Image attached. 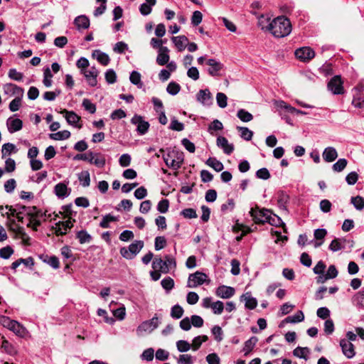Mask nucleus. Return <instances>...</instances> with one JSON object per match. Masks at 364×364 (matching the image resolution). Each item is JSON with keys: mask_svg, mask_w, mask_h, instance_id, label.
<instances>
[{"mask_svg": "<svg viewBox=\"0 0 364 364\" xmlns=\"http://www.w3.org/2000/svg\"><path fill=\"white\" fill-rule=\"evenodd\" d=\"M266 28L276 38H282L291 33V25L289 19L279 16L269 23Z\"/></svg>", "mask_w": 364, "mask_h": 364, "instance_id": "1", "label": "nucleus"}, {"mask_svg": "<svg viewBox=\"0 0 364 364\" xmlns=\"http://www.w3.org/2000/svg\"><path fill=\"white\" fill-rule=\"evenodd\" d=\"M163 159L168 167L178 170L183 164L184 155L182 151L172 149L169 150L167 154L164 155Z\"/></svg>", "mask_w": 364, "mask_h": 364, "instance_id": "2", "label": "nucleus"}, {"mask_svg": "<svg viewBox=\"0 0 364 364\" xmlns=\"http://www.w3.org/2000/svg\"><path fill=\"white\" fill-rule=\"evenodd\" d=\"M176 267V262L171 255H166L164 259L160 257H155L152 262V268L154 270H159L161 273L166 274Z\"/></svg>", "mask_w": 364, "mask_h": 364, "instance_id": "3", "label": "nucleus"}, {"mask_svg": "<svg viewBox=\"0 0 364 364\" xmlns=\"http://www.w3.org/2000/svg\"><path fill=\"white\" fill-rule=\"evenodd\" d=\"M144 247V242L141 240H135L130 244L128 247H121L120 255L127 259H134Z\"/></svg>", "mask_w": 364, "mask_h": 364, "instance_id": "4", "label": "nucleus"}, {"mask_svg": "<svg viewBox=\"0 0 364 364\" xmlns=\"http://www.w3.org/2000/svg\"><path fill=\"white\" fill-rule=\"evenodd\" d=\"M354 242L345 237L335 238L329 245V250L332 252H337L348 248L349 251L353 247Z\"/></svg>", "mask_w": 364, "mask_h": 364, "instance_id": "5", "label": "nucleus"}, {"mask_svg": "<svg viewBox=\"0 0 364 364\" xmlns=\"http://www.w3.org/2000/svg\"><path fill=\"white\" fill-rule=\"evenodd\" d=\"M271 211L268 209H259L258 207L251 208L250 211V215L252 217L255 223H267L269 215Z\"/></svg>", "mask_w": 364, "mask_h": 364, "instance_id": "6", "label": "nucleus"}, {"mask_svg": "<svg viewBox=\"0 0 364 364\" xmlns=\"http://www.w3.org/2000/svg\"><path fill=\"white\" fill-rule=\"evenodd\" d=\"M343 82L341 80L340 75H336L333 77L328 82L327 87L334 95H341L344 92V88L343 86Z\"/></svg>", "mask_w": 364, "mask_h": 364, "instance_id": "7", "label": "nucleus"}, {"mask_svg": "<svg viewBox=\"0 0 364 364\" xmlns=\"http://www.w3.org/2000/svg\"><path fill=\"white\" fill-rule=\"evenodd\" d=\"M208 276L199 271L193 274H191L188 279L187 287L195 288L198 286L202 285L207 279Z\"/></svg>", "mask_w": 364, "mask_h": 364, "instance_id": "8", "label": "nucleus"}, {"mask_svg": "<svg viewBox=\"0 0 364 364\" xmlns=\"http://www.w3.org/2000/svg\"><path fill=\"white\" fill-rule=\"evenodd\" d=\"M296 58L302 62H309L315 56V52L310 47H302L296 49L294 52Z\"/></svg>", "mask_w": 364, "mask_h": 364, "instance_id": "9", "label": "nucleus"}, {"mask_svg": "<svg viewBox=\"0 0 364 364\" xmlns=\"http://www.w3.org/2000/svg\"><path fill=\"white\" fill-rule=\"evenodd\" d=\"M131 122L136 126V131L141 135L145 134L149 130V123L140 115L135 114L132 118Z\"/></svg>", "mask_w": 364, "mask_h": 364, "instance_id": "10", "label": "nucleus"}, {"mask_svg": "<svg viewBox=\"0 0 364 364\" xmlns=\"http://www.w3.org/2000/svg\"><path fill=\"white\" fill-rule=\"evenodd\" d=\"M81 73L84 75L89 85L92 87L97 85L99 70L95 67L92 66L89 70H82Z\"/></svg>", "mask_w": 364, "mask_h": 364, "instance_id": "11", "label": "nucleus"}, {"mask_svg": "<svg viewBox=\"0 0 364 364\" xmlns=\"http://www.w3.org/2000/svg\"><path fill=\"white\" fill-rule=\"evenodd\" d=\"M159 323V318L157 316H154L151 319L144 321L141 325H139L137 328V331L151 332L158 327Z\"/></svg>", "mask_w": 364, "mask_h": 364, "instance_id": "12", "label": "nucleus"}, {"mask_svg": "<svg viewBox=\"0 0 364 364\" xmlns=\"http://www.w3.org/2000/svg\"><path fill=\"white\" fill-rule=\"evenodd\" d=\"M340 346L343 355L347 358H353L355 356V348L351 342H349V341L343 338L340 341Z\"/></svg>", "mask_w": 364, "mask_h": 364, "instance_id": "13", "label": "nucleus"}, {"mask_svg": "<svg viewBox=\"0 0 364 364\" xmlns=\"http://www.w3.org/2000/svg\"><path fill=\"white\" fill-rule=\"evenodd\" d=\"M207 65L210 66L208 70L211 76L219 75V72L223 69V64L215 58H210L206 61Z\"/></svg>", "mask_w": 364, "mask_h": 364, "instance_id": "14", "label": "nucleus"}, {"mask_svg": "<svg viewBox=\"0 0 364 364\" xmlns=\"http://www.w3.org/2000/svg\"><path fill=\"white\" fill-rule=\"evenodd\" d=\"M60 113L64 114V117L69 124L78 128L81 127V125L79 124L80 117H79L74 112L63 109L60 112Z\"/></svg>", "mask_w": 364, "mask_h": 364, "instance_id": "15", "label": "nucleus"}, {"mask_svg": "<svg viewBox=\"0 0 364 364\" xmlns=\"http://www.w3.org/2000/svg\"><path fill=\"white\" fill-rule=\"evenodd\" d=\"M90 164H94L99 168H103L105 166L106 159L102 154L90 151Z\"/></svg>", "mask_w": 364, "mask_h": 364, "instance_id": "16", "label": "nucleus"}, {"mask_svg": "<svg viewBox=\"0 0 364 364\" xmlns=\"http://www.w3.org/2000/svg\"><path fill=\"white\" fill-rule=\"evenodd\" d=\"M217 146L221 148L224 153L230 155L234 150V146L232 144H229L228 139L222 136H219L216 141Z\"/></svg>", "mask_w": 364, "mask_h": 364, "instance_id": "17", "label": "nucleus"}, {"mask_svg": "<svg viewBox=\"0 0 364 364\" xmlns=\"http://www.w3.org/2000/svg\"><path fill=\"white\" fill-rule=\"evenodd\" d=\"M4 92L6 95H16V97H23L24 90L16 85L9 83L4 86Z\"/></svg>", "mask_w": 364, "mask_h": 364, "instance_id": "18", "label": "nucleus"}, {"mask_svg": "<svg viewBox=\"0 0 364 364\" xmlns=\"http://www.w3.org/2000/svg\"><path fill=\"white\" fill-rule=\"evenodd\" d=\"M216 295L222 299H229L235 294V289L231 287L220 286L216 289Z\"/></svg>", "mask_w": 364, "mask_h": 364, "instance_id": "19", "label": "nucleus"}, {"mask_svg": "<svg viewBox=\"0 0 364 364\" xmlns=\"http://www.w3.org/2000/svg\"><path fill=\"white\" fill-rule=\"evenodd\" d=\"M240 300L245 301V308L250 310L255 309L257 305V300L252 296L250 292L243 294L240 296Z\"/></svg>", "mask_w": 364, "mask_h": 364, "instance_id": "20", "label": "nucleus"}, {"mask_svg": "<svg viewBox=\"0 0 364 364\" xmlns=\"http://www.w3.org/2000/svg\"><path fill=\"white\" fill-rule=\"evenodd\" d=\"M169 49L167 47L160 48L158 50V55L156 57V63L159 65H164L169 61Z\"/></svg>", "mask_w": 364, "mask_h": 364, "instance_id": "21", "label": "nucleus"}, {"mask_svg": "<svg viewBox=\"0 0 364 364\" xmlns=\"http://www.w3.org/2000/svg\"><path fill=\"white\" fill-rule=\"evenodd\" d=\"M6 125L9 132L12 134L22 129L23 122L20 119H12L9 117L6 121Z\"/></svg>", "mask_w": 364, "mask_h": 364, "instance_id": "22", "label": "nucleus"}, {"mask_svg": "<svg viewBox=\"0 0 364 364\" xmlns=\"http://www.w3.org/2000/svg\"><path fill=\"white\" fill-rule=\"evenodd\" d=\"M171 41L179 52L185 50L188 42V38L184 35L173 36L171 38Z\"/></svg>", "mask_w": 364, "mask_h": 364, "instance_id": "23", "label": "nucleus"}, {"mask_svg": "<svg viewBox=\"0 0 364 364\" xmlns=\"http://www.w3.org/2000/svg\"><path fill=\"white\" fill-rule=\"evenodd\" d=\"M322 156L325 161L332 162L338 157V153L334 147L328 146L323 151Z\"/></svg>", "mask_w": 364, "mask_h": 364, "instance_id": "24", "label": "nucleus"}, {"mask_svg": "<svg viewBox=\"0 0 364 364\" xmlns=\"http://www.w3.org/2000/svg\"><path fill=\"white\" fill-rule=\"evenodd\" d=\"M92 56L104 66L107 65L110 62L109 55L100 50H95L92 53Z\"/></svg>", "mask_w": 364, "mask_h": 364, "instance_id": "25", "label": "nucleus"}, {"mask_svg": "<svg viewBox=\"0 0 364 364\" xmlns=\"http://www.w3.org/2000/svg\"><path fill=\"white\" fill-rule=\"evenodd\" d=\"M10 331H13L16 336L21 338L26 337L28 334L26 328L16 321L14 322Z\"/></svg>", "mask_w": 364, "mask_h": 364, "instance_id": "26", "label": "nucleus"}, {"mask_svg": "<svg viewBox=\"0 0 364 364\" xmlns=\"http://www.w3.org/2000/svg\"><path fill=\"white\" fill-rule=\"evenodd\" d=\"M327 235V231L323 228H318L314 230V238L317 240L315 244V247H320L323 243V239Z\"/></svg>", "mask_w": 364, "mask_h": 364, "instance_id": "27", "label": "nucleus"}, {"mask_svg": "<svg viewBox=\"0 0 364 364\" xmlns=\"http://www.w3.org/2000/svg\"><path fill=\"white\" fill-rule=\"evenodd\" d=\"M74 23L78 29H87L90 26V20L87 16L81 15L75 18Z\"/></svg>", "mask_w": 364, "mask_h": 364, "instance_id": "28", "label": "nucleus"}, {"mask_svg": "<svg viewBox=\"0 0 364 364\" xmlns=\"http://www.w3.org/2000/svg\"><path fill=\"white\" fill-rule=\"evenodd\" d=\"M197 100L203 105L211 102V94L208 90H200L197 94Z\"/></svg>", "mask_w": 364, "mask_h": 364, "instance_id": "29", "label": "nucleus"}, {"mask_svg": "<svg viewBox=\"0 0 364 364\" xmlns=\"http://www.w3.org/2000/svg\"><path fill=\"white\" fill-rule=\"evenodd\" d=\"M257 341L258 338L256 336H252L245 342L242 351L245 356H247L253 350Z\"/></svg>", "mask_w": 364, "mask_h": 364, "instance_id": "30", "label": "nucleus"}, {"mask_svg": "<svg viewBox=\"0 0 364 364\" xmlns=\"http://www.w3.org/2000/svg\"><path fill=\"white\" fill-rule=\"evenodd\" d=\"M205 164L217 172L221 171L224 168L223 163L213 157L208 158Z\"/></svg>", "mask_w": 364, "mask_h": 364, "instance_id": "31", "label": "nucleus"}, {"mask_svg": "<svg viewBox=\"0 0 364 364\" xmlns=\"http://www.w3.org/2000/svg\"><path fill=\"white\" fill-rule=\"evenodd\" d=\"M55 193L58 198H64L68 195V187L63 183H59L55 186Z\"/></svg>", "mask_w": 364, "mask_h": 364, "instance_id": "32", "label": "nucleus"}, {"mask_svg": "<svg viewBox=\"0 0 364 364\" xmlns=\"http://www.w3.org/2000/svg\"><path fill=\"white\" fill-rule=\"evenodd\" d=\"M304 320V314L301 311H298L294 315L287 316L284 321L286 323H296Z\"/></svg>", "mask_w": 364, "mask_h": 364, "instance_id": "33", "label": "nucleus"}, {"mask_svg": "<svg viewBox=\"0 0 364 364\" xmlns=\"http://www.w3.org/2000/svg\"><path fill=\"white\" fill-rule=\"evenodd\" d=\"M76 237L80 244L88 243L92 240V236L84 230L78 231L76 233Z\"/></svg>", "mask_w": 364, "mask_h": 364, "instance_id": "34", "label": "nucleus"}, {"mask_svg": "<svg viewBox=\"0 0 364 364\" xmlns=\"http://www.w3.org/2000/svg\"><path fill=\"white\" fill-rule=\"evenodd\" d=\"M78 180L83 187H87L90 184V173L87 171H83L78 173Z\"/></svg>", "mask_w": 364, "mask_h": 364, "instance_id": "35", "label": "nucleus"}, {"mask_svg": "<svg viewBox=\"0 0 364 364\" xmlns=\"http://www.w3.org/2000/svg\"><path fill=\"white\" fill-rule=\"evenodd\" d=\"M208 340L207 336H198L195 337L192 341L191 348L196 351L199 349L203 342Z\"/></svg>", "mask_w": 364, "mask_h": 364, "instance_id": "36", "label": "nucleus"}, {"mask_svg": "<svg viewBox=\"0 0 364 364\" xmlns=\"http://www.w3.org/2000/svg\"><path fill=\"white\" fill-rule=\"evenodd\" d=\"M309 353V349L307 347H297L293 350V354L294 356L299 358H304L305 360H307Z\"/></svg>", "mask_w": 364, "mask_h": 364, "instance_id": "37", "label": "nucleus"}, {"mask_svg": "<svg viewBox=\"0 0 364 364\" xmlns=\"http://www.w3.org/2000/svg\"><path fill=\"white\" fill-rule=\"evenodd\" d=\"M117 220V217L113 216L110 214H107L102 218L101 222L100 223V226L102 228H109L110 222H114Z\"/></svg>", "mask_w": 364, "mask_h": 364, "instance_id": "38", "label": "nucleus"}, {"mask_svg": "<svg viewBox=\"0 0 364 364\" xmlns=\"http://www.w3.org/2000/svg\"><path fill=\"white\" fill-rule=\"evenodd\" d=\"M2 338L3 341L1 343V348H3L6 353L11 355H15L17 351L14 346L11 343H10L7 340H6L4 337H2Z\"/></svg>", "mask_w": 364, "mask_h": 364, "instance_id": "39", "label": "nucleus"}, {"mask_svg": "<svg viewBox=\"0 0 364 364\" xmlns=\"http://www.w3.org/2000/svg\"><path fill=\"white\" fill-rule=\"evenodd\" d=\"M70 136V132L68 130L60 131L50 134V138L54 140H64Z\"/></svg>", "mask_w": 364, "mask_h": 364, "instance_id": "40", "label": "nucleus"}, {"mask_svg": "<svg viewBox=\"0 0 364 364\" xmlns=\"http://www.w3.org/2000/svg\"><path fill=\"white\" fill-rule=\"evenodd\" d=\"M237 117L244 122H250L253 119L252 114L243 109L237 111Z\"/></svg>", "mask_w": 364, "mask_h": 364, "instance_id": "41", "label": "nucleus"}, {"mask_svg": "<svg viewBox=\"0 0 364 364\" xmlns=\"http://www.w3.org/2000/svg\"><path fill=\"white\" fill-rule=\"evenodd\" d=\"M350 200L351 203L357 210H362L364 209V198L360 196H357L355 197H352Z\"/></svg>", "mask_w": 364, "mask_h": 364, "instance_id": "42", "label": "nucleus"}, {"mask_svg": "<svg viewBox=\"0 0 364 364\" xmlns=\"http://www.w3.org/2000/svg\"><path fill=\"white\" fill-rule=\"evenodd\" d=\"M130 82L137 85L139 87H141L143 86V83L141 81V75L137 71H132L129 76Z\"/></svg>", "mask_w": 364, "mask_h": 364, "instance_id": "43", "label": "nucleus"}, {"mask_svg": "<svg viewBox=\"0 0 364 364\" xmlns=\"http://www.w3.org/2000/svg\"><path fill=\"white\" fill-rule=\"evenodd\" d=\"M176 348L179 352L185 353L191 348V345L186 341L179 340L176 342Z\"/></svg>", "mask_w": 364, "mask_h": 364, "instance_id": "44", "label": "nucleus"}, {"mask_svg": "<svg viewBox=\"0 0 364 364\" xmlns=\"http://www.w3.org/2000/svg\"><path fill=\"white\" fill-rule=\"evenodd\" d=\"M223 129V125L218 119H214L208 126V132L213 135L214 131H219Z\"/></svg>", "mask_w": 364, "mask_h": 364, "instance_id": "45", "label": "nucleus"}, {"mask_svg": "<svg viewBox=\"0 0 364 364\" xmlns=\"http://www.w3.org/2000/svg\"><path fill=\"white\" fill-rule=\"evenodd\" d=\"M183 314V309L180 305L176 304L171 308V316L172 318L178 319L182 317Z\"/></svg>", "mask_w": 364, "mask_h": 364, "instance_id": "46", "label": "nucleus"}, {"mask_svg": "<svg viewBox=\"0 0 364 364\" xmlns=\"http://www.w3.org/2000/svg\"><path fill=\"white\" fill-rule=\"evenodd\" d=\"M240 132V136L245 140L250 141L252 136L253 132L247 127H237V128Z\"/></svg>", "mask_w": 364, "mask_h": 364, "instance_id": "47", "label": "nucleus"}, {"mask_svg": "<svg viewBox=\"0 0 364 364\" xmlns=\"http://www.w3.org/2000/svg\"><path fill=\"white\" fill-rule=\"evenodd\" d=\"M267 223H269L271 225H274V226H280V225H284L282 220L279 216H277L274 214H272V212L270 213V214L269 215Z\"/></svg>", "mask_w": 364, "mask_h": 364, "instance_id": "48", "label": "nucleus"}, {"mask_svg": "<svg viewBox=\"0 0 364 364\" xmlns=\"http://www.w3.org/2000/svg\"><path fill=\"white\" fill-rule=\"evenodd\" d=\"M180 90L181 86L179 85V84L175 82H171L166 87L167 92L171 95H177L179 92Z\"/></svg>", "mask_w": 364, "mask_h": 364, "instance_id": "49", "label": "nucleus"}, {"mask_svg": "<svg viewBox=\"0 0 364 364\" xmlns=\"http://www.w3.org/2000/svg\"><path fill=\"white\" fill-rule=\"evenodd\" d=\"M348 161L346 159H340L333 165V170L341 172L346 167Z\"/></svg>", "mask_w": 364, "mask_h": 364, "instance_id": "50", "label": "nucleus"}, {"mask_svg": "<svg viewBox=\"0 0 364 364\" xmlns=\"http://www.w3.org/2000/svg\"><path fill=\"white\" fill-rule=\"evenodd\" d=\"M169 129L171 130L181 132L183 130L184 125L183 123L178 121V119H176V117L171 118V124L169 125Z\"/></svg>", "mask_w": 364, "mask_h": 364, "instance_id": "51", "label": "nucleus"}, {"mask_svg": "<svg viewBox=\"0 0 364 364\" xmlns=\"http://www.w3.org/2000/svg\"><path fill=\"white\" fill-rule=\"evenodd\" d=\"M105 80L108 84H114L117 81V75L113 69H109L105 74Z\"/></svg>", "mask_w": 364, "mask_h": 364, "instance_id": "52", "label": "nucleus"}, {"mask_svg": "<svg viewBox=\"0 0 364 364\" xmlns=\"http://www.w3.org/2000/svg\"><path fill=\"white\" fill-rule=\"evenodd\" d=\"M161 284L164 289L170 291L174 287V281L172 278L168 277L161 280Z\"/></svg>", "mask_w": 364, "mask_h": 364, "instance_id": "53", "label": "nucleus"}, {"mask_svg": "<svg viewBox=\"0 0 364 364\" xmlns=\"http://www.w3.org/2000/svg\"><path fill=\"white\" fill-rule=\"evenodd\" d=\"M14 253L11 246H6L0 249V257L4 259H9Z\"/></svg>", "mask_w": 364, "mask_h": 364, "instance_id": "54", "label": "nucleus"}, {"mask_svg": "<svg viewBox=\"0 0 364 364\" xmlns=\"http://www.w3.org/2000/svg\"><path fill=\"white\" fill-rule=\"evenodd\" d=\"M46 258L43 259L45 262L48 264L50 267H52L54 269L59 268V260L58 258L55 256H51L48 257L46 255L45 257Z\"/></svg>", "mask_w": 364, "mask_h": 364, "instance_id": "55", "label": "nucleus"}, {"mask_svg": "<svg viewBox=\"0 0 364 364\" xmlns=\"http://www.w3.org/2000/svg\"><path fill=\"white\" fill-rule=\"evenodd\" d=\"M178 364H193V356L189 354H182L179 355L177 360Z\"/></svg>", "mask_w": 364, "mask_h": 364, "instance_id": "56", "label": "nucleus"}, {"mask_svg": "<svg viewBox=\"0 0 364 364\" xmlns=\"http://www.w3.org/2000/svg\"><path fill=\"white\" fill-rule=\"evenodd\" d=\"M82 107L85 110L91 114H94L96 111V106L89 99H84L82 101Z\"/></svg>", "mask_w": 364, "mask_h": 364, "instance_id": "57", "label": "nucleus"}, {"mask_svg": "<svg viewBox=\"0 0 364 364\" xmlns=\"http://www.w3.org/2000/svg\"><path fill=\"white\" fill-rule=\"evenodd\" d=\"M15 149V145L11 143L4 144L1 149L2 158H4L6 156L9 155L12 151H14Z\"/></svg>", "mask_w": 364, "mask_h": 364, "instance_id": "58", "label": "nucleus"}, {"mask_svg": "<svg viewBox=\"0 0 364 364\" xmlns=\"http://www.w3.org/2000/svg\"><path fill=\"white\" fill-rule=\"evenodd\" d=\"M166 245V240L163 236H157L154 240V247L156 250L163 249Z\"/></svg>", "mask_w": 364, "mask_h": 364, "instance_id": "59", "label": "nucleus"}, {"mask_svg": "<svg viewBox=\"0 0 364 364\" xmlns=\"http://www.w3.org/2000/svg\"><path fill=\"white\" fill-rule=\"evenodd\" d=\"M210 308L215 314H221L224 309V304L222 301H217L215 302H213Z\"/></svg>", "mask_w": 364, "mask_h": 364, "instance_id": "60", "label": "nucleus"}, {"mask_svg": "<svg viewBox=\"0 0 364 364\" xmlns=\"http://www.w3.org/2000/svg\"><path fill=\"white\" fill-rule=\"evenodd\" d=\"M216 100L218 105L221 108H225L227 107V96L222 92H218L216 95Z\"/></svg>", "mask_w": 364, "mask_h": 364, "instance_id": "61", "label": "nucleus"}, {"mask_svg": "<svg viewBox=\"0 0 364 364\" xmlns=\"http://www.w3.org/2000/svg\"><path fill=\"white\" fill-rule=\"evenodd\" d=\"M22 97H15L9 105L11 112H16L19 109L21 105Z\"/></svg>", "mask_w": 364, "mask_h": 364, "instance_id": "62", "label": "nucleus"}, {"mask_svg": "<svg viewBox=\"0 0 364 364\" xmlns=\"http://www.w3.org/2000/svg\"><path fill=\"white\" fill-rule=\"evenodd\" d=\"M169 207V202L167 199H162L157 205V210L161 213H165L168 211Z\"/></svg>", "mask_w": 364, "mask_h": 364, "instance_id": "63", "label": "nucleus"}, {"mask_svg": "<svg viewBox=\"0 0 364 364\" xmlns=\"http://www.w3.org/2000/svg\"><path fill=\"white\" fill-rule=\"evenodd\" d=\"M203 19V14L199 11H196L193 13L192 17H191V23L193 26H198L200 24Z\"/></svg>", "mask_w": 364, "mask_h": 364, "instance_id": "64", "label": "nucleus"}]
</instances>
